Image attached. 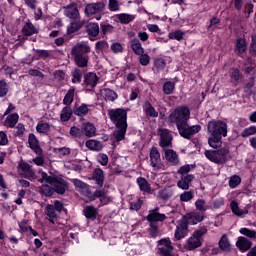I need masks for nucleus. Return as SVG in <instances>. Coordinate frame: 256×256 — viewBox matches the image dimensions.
Masks as SVG:
<instances>
[{
	"instance_id": "1",
	"label": "nucleus",
	"mask_w": 256,
	"mask_h": 256,
	"mask_svg": "<svg viewBox=\"0 0 256 256\" xmlns=\"http://www.w3.org/2000/svg\"><path fill=\"white\" fill-rule=\"evenodd\" d=\"M40 181L41 183H47L40 187V193L46 195V197H51L53 193H58L63 195L67 191V182L62 178H57L55 176H48L47 173L40 171Z\"/></svg>"
},
{
	"instance_id": "2",
	"label": "nucleus",
	"mask_w": 256,
	"mask_h": 256,
	"mask_svg": "<svg viewBox=\"0 0 256 256\" xmlns=\"http://www.w3.org/2000/svg\"><path fill=\"white\" fill-rule=\"evenodd\" d=\"M110 119L116 125V130L111 139L113 143H119V141L125 139L127 133V112L123 109L112 110L110 111Z\"/></svg>"
},
{
	"instance_id": "3",
	"label": "nucleus",
	"mask_w": 256,
	"mask_h": 256,
	"mask_svg": "<svg viewBox=\"0 0 256 256\" xmlns=\"http://www.w3.org/2000/svg\"><path fill=\"white\" fill-rule=\"evenodd\" d=\"M207 131L210 135L208 143L213 149H217L222 145V137H227V123L223 121H210L207 125Z\"/></svg>"
},
{
	"instance_id": "4",
	"label": "nucleus",
	"mask_w": 256,
	"mask_h": 256,
	"mask_svg": "<svg viewBox=\"0 0 256 256\" xmlns=\"http://www.w3.org/2000/svg\"><path fill=\"white\" fill-rule=\"evenodd\" d=\"M72 183L75 185V187L82 193V195H85V197H88V199H95L97 197L100 199L101 205H108V203H111L113 201V197L109 196L107 191L105 190H96L95 193H91L89 190V185L85 184L81 180L73 179Z\"/></svg>"
},
{
	"instance_id": "5",
	"label": "nucleus",
	"mask_w": 256,
	"mask_h": 256,
	"mask_svg": "<svg viewBox=\"0 0 256 256\" xmlns=\"http://www.w3.org/2000/svg\"><path fill=\"white\" fill-rule=\"evenodd\" d=\"M90 51L91 47H89L87 42H80L72 49V55L78 67H87L88 59L85 53H89Z\"/></svg>"
},
{
	"instance_id": "6",
	"label": "nucleus",
	"mask_w": 256,
	"mask_h": 256,
	"mask_svg": "<svg viewBox=\"0 0 256 256\" xmlns=\"http://www.w3.org/2000/svg\"><path fill=\"white\" fill-rule=\"evenodd\" d=\"M191 112L189 108L185 106H181L176 108L169 116L170 123H176L177 129L179 130L180 127H183L187 121H189V117Z\"/></svg>"
},
{
	"instance_id": "7",
	"label": "nucleus",
	"mask_w": 256,
	"mask_h": 256,
	"mask_svg": "<svg viewBox=\"0 0 256 256\" xmlns=\"http://www.w3.org/2000/svg\"><path fill=\"white\" fill-rule=\"evenodd\" d=\"M207 233V228H201L193 232L192 236L187 239L186 244L184 245L187 251H193L198 249L203 245V235Z\"/></svg>"
},
{
	"instance_id": "8",
	"label": "nucleus",
	"mask_w": 256,
	"mask_h": 256,
	"mask_svg": "<svg viewBox=\"0 0 256 256\" xmlns=\"http://www.w3.org/2000/svg\"><path fill=\"white\" fill-rule=\"evenodd\" d=\"M228 154L229 150H227V148H222L215 151H205V157H207L212 163H217L218 165H222V163H225V161H227Z\"/></svg>"
},
{
	"instance_id": "9",
	"label": "nucleus",
	"mask_w": 256,
	"mask_h": 256,
	"mask_svg": "<svg viewBox=\"0 0 256 256\" xmlns=\"http://www.w3.org/2000/svg\"><path fill=\"white\" fill-rule=\"evenodd\" d=\"M158 254L161 256H173V243L170 238H164L158 241Z\"/></svg>"
},
{
	"instance_id": "10",
	"label": "nucleus",
	"mask_w": 256,
	"mask_h": 256,
	"mask_svg": "<svg viewBox=\"0 0 256 256\" xmlns=\"http://www.w3.org/2000/svg\"><path fill=\"white\" fill-rule=\"evenodd\" d=\"M179 133L181 137H184V139H191L192 135H195L201 131V126L200 125H194V126H189L187 122L179 128Z\"/></svg>"
},
{
	"instance_id": "11",
	"label": "nucleus",
	"mask_w": 256,
	"mask_h": 256,
	"mask_svg": "<svg viewBox=\"0 0 256 256\" xmlns=\"http://www.w3.org/2000/svg\"><path fill=\"white\" fill-rule=\"evenodd\" d=\"M105 5H107V1H100L97 3L88 4L85 8L87 15H95L97 13H101V11L105 10Z\"/></svg>"
},
{
	"instance_id": "12",
	"label": "nucleus",
	"mask_w": 256,
	"mask_h": 256,
	"mask_svg": "<svg viewBox=\"0 0 256 256\" xmlns=\"http://www.w3.org/2000/svg\"><path fill=\"white\" fill-rule=\"evenodd\" d=\"M160 147L162 149H167V147H171V141H173V135L167 129H160Z\"/></svg>"
},
{
	"instance_id": "13",
	"label": "nucleus",
	"mask_w": 256,
	"mask_h": 256,
	"mask_svg": "<svg viewBox=\"0 0 256 256\" xmlns=\"http://www.w3.org/2000/svg\"><path fill=\"white\" fill-rule=\"evenodd\" d=\"M148 221L151 222V231L153 236L157 235V226H155L153 223L156 221H165V214H159L157 211L153 210L148 215Z\"/></svg>"
},
{
	"instance_id": "14",
	"label": "nucleus",
	"mask_w": 256,
	"mask_h": 256,
	"mask_svg": "<svg viewBox=\"0 0 256 256\" xmlns=\"http://www.w3.org/2000/svg\"><path fill=\"white\" fill-rule=\"evenodd\" d=\"M174 235L177 241H180V239H184V237H187V222L183 220L180 221L176 227Z\"/></svg>"
},
{
	"instance_id": "15",
	"label": "nucleus",
	"mask_w": 256,
	"mask_h": 256,
	"mask_svg": "<svg viewBox=\"0 0 256 256\" xmlns=\"http://www.w3.org/2000/svg\"><path fill=\"white\" fill-rule=\"evenodd\" d=\"M182 221H185L186 225H197V223H201L203 221V215L192 212L188 214Z\"/></svg>"
},
{
	"instance_id": "16",
	"label": "nucleus",
	"mask_w": 256,
	"mask_h": 256,
	"mask_svg": "<svg viewBox=\"0 0 256 256\" xmlns=\"http://www.w3.org/2000/svg\"><path fill=\"white\" fill-rule=\"evenodd\" d=\"M66 17L72 19V21H77L79 19V10L77 9V5L72 4L67 6L64 10Z\"/></svg>"
},
{
	"instance_id": "17",
	"label": "nucleus",
	"mask_w": 256,
	"mask_h": 256,
	"mask_svg": "<svg viewBox=\"0 0 256 256\" xmlns=\"http://www.w3.org/2000/svg\"><path fill=\"white\" fill-rule=\"evenodd\" d=\"M19 167H20L24 177H26L30 181L35 180V172H33V169H31V166L29 164H27L25 162H21L19 164Z\"/></svg>"
},
{
	"instance_id": "18",
	"label": "nucleus",
	"mask_w": 256,
	"mask_h": 256,
	"mask_svg": "<svg viewBox=\"0 0 256 256\" xmlns=\"http://www.w3.org/2000/svg\"><path fill=\"white\" fill-rule=\"evenodd\" d=\"M218 245L219 249L225 253H229V251H231V241L229 240V236H227V234L221 236Z\"/></svg>"
},
{
	"instance_id": "19",
	"label": "nucleus",
	"mask_w": 256,
	"mask_h": 256,
	"mask_svg": "<svg viewBox=\"0 0 256 256\" xmlns=\"http://www.w3.org/2000/svg\"><path fill=\"white\" fill-rule=\"evenodd\" d=\"M193 179H195V177L191 174L182 176L180 181L177 182V187H179V189H183L184 191H187V189H189V185H191V181H193Z\"/></svg>"
},
{
	"instance_id": "20",
	"label": "nucleus",
	"mask_w": 256,
	"mask_h": 256,
	"mask_svg": "<svg viewBox=\"0 0 256 256\" xmlns=\"http://www.w3.org/2000/svg\"><path fill=\"white\" fill-rule=\"evenodd\" d=\"M251 241L245 237H239L238 241L236 242V246L242 253H245L246 251H249L251 249Z\"/></svg>"
},
{
	"instance_id": "21",
	"label": "nucleus",
	"mask_w": 256,
	"mask_h": 256,
	"mask_svg": "<svg viewBox=\"0 0 256 256\" xmlns=\"http://www.w3.org/2000/svg\"><path fill=\"white\" fill-rule=\"evenodd\" d=\"M28 143L32 151H34L37 155H41V147H39V141L34 134L29 135Z\"/></svg>"
},
{
	"instance_id": "22",
	"label": "nucleus",
	"mask_w": 256,
	"mask_h": 256,
	"mask_svg": "<svg viewBox=\"0 0 256 256\" xmlns=\"http://www.w3.org/2000/svg\"><path fill=\"white\" fill-rule=\"evenodd\" d=\"M86 31H87L91 41H93L95 39V37H97V35H99V24H97V23L87 24Z\"/></svg>"
},
{
	"instance_id": "23",
	"label": "nucleus",
	"mask_w": 256,
	"mask_h": 256,
	"mask_svg": "<svg viewBox=\"0 0 256 256\" xmlns=\"http://www.w3.org/2000/svg\"><path fill=\"white\" fill-rule=\"evenodd\" d=\"M150 161L152 167H159L161 163V154H159V150L157 148H152L150 151Z\"/></svg>"
},
{
	"instance_id": "24",
	"label": "nucleus",
	"mask_w": 256,
	"mask_h": 256,
	"mask_svg": "<svg viewBox=\"0 0 256 256\" xmlns=\"http://www.w3.org/2000/svg\"><path fill=\"white\" fill-rule=\"evenodd\" d=\"M230 208H231L232 213H234V215H237V217H243V215H247V213H249L247 208L241 209L239 207V204L235 201H232L230 203Z\"/></svg>"
},
{
	"instance_id": "25",
	"label": "nucleus",
	"mask_w": 256,
	"mask_h": 256,
	"mask_svg": "<svg viewBox=\"0 0 256 256\" xmlns=\"http://www.w3.org/2000/svg\"><path fill=\"white\" fill-rule=\"evenodd\" d=\"M101 97H103L106 101H115L117 98V93L115 91L109 89V88H104L100 91Z\"/></svg>"
},
{
	"instance_id": "26",
	"label": "nucleus",
	"mask_w": 256,
	"mask_h": 256,
	"mask_svg": "<svg viewBox=\"0 0 256 256\" xmlns=\"http://www.w3.org/2000/svg\"><path fill=\"white\" fill-rule=\"evenodd\" d=\"M82 131L86 137H95L97 129L91 123H86L83 125Z\"/></svg>"
},
{
	"instance_id": "27",
	"label": "nucleus",
	"mask_w": 256,
	"mask_h": 256,
	"mask_svg": "<svg viewBox=\"0 0 256 256\" xmlns=\"http://www.w3.org/2000/svg\"><path fill=\"white\" fill-rule=\"evenodd\" d=\"M165 159H167L169 163H172V165H177V163H179L177 153L171 149L165 150Z\"/></svg>"
},
{
	"instance_id": "28",
	"label": "nucleus",
	"mask_w": 256,
	"mask_h": 256,
	"mask_svg": "<svg viewBox=\"0 0 256 256\" xmlns=\"http://www.w3.org/2000/svg\"><path fill=\"white\" fill-rule=\"evenodd\" d=\"M97 81H99V78H97V74L95 73H88L85 76V83L88 85V87H95L97 85Z\"/></svg>"
},
{
	"instance_id": "29",
	"label": "nucleus",
	"mask_w": 256,
	"mask_h": 256,
	"mask_svg": "<svg viewBox=\"0 0 256 256\" xmlns=\"http://www.w3.org/2000/svg\"><path fill=\"white\" fill-rule=\"evenodd\" d=\"M93 179H95L97 185L102 187L103 181L105 179V176L103 175V170H101L100 168L95 169L93 172Z\"/></svg>"
},
{
	"instance_id": "30",
	"label": "nucleus",
	"mask_w": 256,
	"mask_h": 256,
	"mask_svg": "<svg viewBox=\"0 0 256 256\" xmlns=\"http://www.w3.org/2000/svg\"><path fill=\"white\" fill-rule=\"evenodd\" d=\"M143 109H144L145 114L148 115L149 117H158L159 116V113L157 111H155V108L149 102H146L144 104Z\"/></svg>"
},
{
	"instance_id": "31",
	"label": "nucleus",
	"mask_w": 256,
	"mask_h": 256,
	"mask_svg": "<svg viewBox=\"0 0 256 256\" xmlns=\"http://www.w3.org/2000/svg\"><path fill=\"white\" fill-rule=\"evenodd\" d=\"M86 147L91 149V151H101V149H103V144L97 140H88L86 142Z\"/></svg>"
},
{
	"instance_id": "32",
	"label": "nucleus",
	"mask_w": 256,
	"mask_h": 256,
	"mask_svg": "<svg viewBox=\"0 0 256 256\" xmlns=\"http://www.w3.org/2000/svg\"><path fill=\"white\" fill-rule=\"evenodd\" d=\"M236 53H245L247 51V42L243 38H239L236 41V48H235Z\"/></svg>"
},
{
	"instance_id": "33",
	"label": "nucleus",
	"mask_w": 256,
	"mask_h": 256,
	"mask_svg": "<svg viewBox=\"0 0 256 256\" xmlns=\"http://www.w3.org/2000/svg\"><path fill=\"white\" fill-rule=\"evenodd\" d=\"M137 184L140 188L141 191H144V193H149L151 191V186L147 182L145 178H138L137 179Z\"/></svg>"
},
{
	"instance_id": "34",
	"label": "nucleus",
	"mask_w": 256,
	"mask_h": 256,
	"mask_svg": "<svg viewBox=\"0 0 256 256\" xmlns=\"http://www.w3.org/2000/svg\"><path fill=\"white\" fill-rule=\"evenodd\" d=\"M71 115H73V110H71V107L66 106L62 109L60 119L61 121H69V119H71Z\"/></svg>"
},
{
	"instance_id": "35",
	"label": "nucleus",
	"mask_w": 256,
	"mask_h": 256,
	"mask_svg": "<svg viewBox=\"0 0 256 256\" xmlns=\"http://www.w3.org/2000/svg\"><path fill=\"white\" fill-rule=\"evenodd\" d=\"M158 197H160V199H163L165 201L173 197V190H171V188H163L159 190Z\"/></svg>"
},
{
	"instance_id": "36",
	"label": "nucleus",
	"mask_w": 256,
	"mask_h": 256,
	"mask_svg": "<svg viewBox=\"0 0 256 256\" xmlns=\"http://www.w3.org/2000/svg\"><path fill=\"white\" fill-rule=\"evenodd\" d=\"M17 121H19V115L18 114H11L7 116L5 125L6 127H14L17 125Z\"/></svg>"
},
{
	"instance_id": "37",
	"label": "nucleus",
	"mask_w": 256,
	"mask_h": 256,
	"mask_svg": "<svg viewBox=\"0 0 256 256\" xmlns=\"http://www.w3.org/2000/svg\"><path fill=\"white\" fill-rule=\"evenodd\" d=\"M84 215L87 219H96L97 218V209L93 206H88L84 209Z\"/></svg>"
},
{
	"instance_id": "38",
	"label": "nucleus",
	"mask_w": 256,
	"mask_h": 256,
	"mask_svg": "<svg viewBox=\"0 0 256 256\" xmlns=\"http://www.w3.org/2000/svg\"><path fill=\"white\" fill-rule=\"evenodd\" d=\"M34 33H37V28L31 22L26 23L23 28V35L29 36L34 35Z\"/></svg>"
},
{
	"instance_id": "39",
	"label": "nucleus",
	"mask_w": 256,
	"mask_h": 256,
	"mask_svg": "<svg viewBox=\"0 0 256 256\" xmlns=\"http://www.w3.org/2000/svg\"><path fill=\"white\" fill-rule=\"evenodd\" d=\"M195 207L197 211H201V213H205V211L209 209V205H207V202H205L203 199H198L195 202Z\"/></svg>"
},
{
	"instance_id": "40",
	"label": "nucleus",
	"mask_w": 256,
	"mask_h": 256,
	"mask_svg": "<svg viewBox=\"0 0 256 256\" xmlns=\"http://www.w3.org/2000/svg\"><path fill=\"white\" fill-rule=\"evenodd\" d=\"M169 39H175L176 41H183V38L185 37V32L181 30H176L173 32H170L168 34Z\"/></svg>"
},
{
	"instance_id": "41",
	"label": "nucleus",
	"mask_w": 256,
	"mask_h": 256,
	"mask_svg": "<svg viewBox=\"0 0 256 256\" xmlns=\"http://www.w3.org/2000/svg\"><path fill=\"white\" fill-rule=\"evenodd\" d=\"M132 50L136 55H143L144 50L143 47L141 46V42L139 40H133L131 44Z\"/></svg>"
},
{
	"instance_id": "42",
	"label": "nucleus",
	"mask_w": 256,
	"mask_h": 256,
	"mask_svg": "<svg viewBox=\"0 0 256 256\" xmlns=\"http://www.w3.org/2000/svg\"><path fill=\"white\" fill-rule=\"evenodd\" d=\"M51 129V126L49 125V123L47 122H40L38 123V125L36 126V131L38 133H49V130Z\"/></svg>"
},
{
	"instance_id": "43",
	"label": "nucleus",
	"mask_w": 256,
	"mask_h": 256,
	"mask_svg": "<svg viewBox=\"0 0 256 256\" xmlns=\"http://www.w3.org/2000/svg\"><path fill=\"white\" fill-rule=\"evenodd\" d=\"M46 214L49 217L50 223H55L54 219L57 217V213L55 212L53 205H48L46 207Z\"/></svg>"
},
{
	"instance_id": "44",
	"label": "nucleus",
	"mask_w": 256,
	"mask_h": 256,
	"mask_svg": "<svg viewBox=\"0 0 256 256\" xmlns=\"http://www.w3.org/2000/svg\"><path fill=\"white\" fill-rule=\"evenodd\" d=\"M83 27V24L79 22V19L74 20L68 27V33H75L76 31H79Z\"/></svg>"
},
{
	"instance_id": "45",
	"label": "nucleus",
	"mask_w": 256,
	"mask_h": 256,
	"mask_svg": "<svg viewBox=\"0 0 256 256\" xmlns=\"http://www.w3.org/2000/svg\"><path fill=\"white\" fill-rule=\"evenodd\" d=\"M87 113H89V106L86 104H82L74 110V114L78 116L87 115Z\"/></svg>"
},
{
	"instance_id": "46",
	"label": "nucleus",
	"mask_w": 256,
	"mask_h": 256,
	"mask_svg": "<svg viewBox=\"0 0 256 256\" xmlns=\"http://www.w3.org/2000/svg\"><path fill=\"white\" fill-rule=\"evenodd\" d=\"M108 9L109 11H121V3H119V1L117 0H109L108 2Z\"/></svg>"
},
{
	"instance_id": "47",
	"label": "nucleus",
	"mask_w": 256,
	"mask_h": 256,
	"mask_svg": "<svg viewBox=\"0 0 256 256\" xmlns=\"http://www.w3.org/2000/svg\"><path fill=\"white\" fill-rule=\"evenodd\" d=\"M173 91H175V83L169 81L164 83L163 92L165 93V95H171Z\"/></svg>"
},
{
	"instance_id": "48",
	"label": "nucleus",
	"mask_w": 256,
	"mask_h": 256,
	"mask_svg": "<svg viewBox=\"0 0 256 256\" xmlns=\"http://www.w3.org/2000/svg\"><path fill=\"white\" fill-rule=\"evenodd\" d=\"M75 97V90L70 89L64 97V105H71Z\"/></svg>"
},
{
	"instance_id": "49",
	"label": "nucleus",
	"mask_w": 256,
	"mask_h": 256,
	"mask_svg": "<svg viewBox=\"0 0 256 256\" xmlns=\"http://www.w3.org/2000/svg\"><path fill=\"white\" fill-rule=\"evenodd\" d=\"M193 197H195V194L193 193V191H185L182 194H180V201L187 203V202L191 201V199H193Z\"/></svg>"
},
{
	"instance_id": "50",
	"label": "nucleus",
	"mask_w": 256,
	"mask_h": 256,
	"mask_svg": "<svg viewBox=\"0 0 256 256\" xmlns=\"http://www.w3.org/2000/svg\"><path fill=\"white\" fill-rule=\"evenodd\" d=\"M252 135H256V126L247 127L241 132V137H251Z\"/></svg>"
},
{
	"instance_id": "51",
	"label": "nucleus",
	"mask_w": 256,
	"mask_h": 256,
	"mask_svg": "<svg viewBox=\"0 0 256 256\" xmlns=\"http://www.w3.org/2000/svg\"><path fill=\"white\" fill-rule=\"evenodd\" d=\"M117 17H118L120 23H124V24L131 23V21H133V19H135V17L130 14H119Z\"/></svg>"
},
{
	"instance_id": "52",
	"label": "nucleus",
	"mask_w": 256,
	"mask_h": 256,
	"mask_svg": "<svg viewBox=\"0 0 256 256\" xmlns=\"http://www.w3.org/2000/svg\"><path fill=\"white\" fill-rule=\"evenodd\" d=\"M240 233L241 235H245L246 237H249V239H256L255 230H249L248 228H241Z\"/></svg>"
},
{
	"instance_id": "53",
	"label": "nucleus",
	"mask_w": 256,
	"mask_h": 256,
	"mask_svg": "<svg viewBox=\"0 0 256 256\" xmlns=\"http://www.w3.org/2000/svg\"><path fill=\"white\" fill-rule=\"evenodd\" d=\"M9 92V85L4 80H0V97H5Z\"/></svg>"
},
{
	"instance_id": "54",
	"label": "nucleus",
	"mask_w": 256,
	"mask_h": 256,
	"mask_svg": "<svg viewBox=\"0 0 256 256\" xmlns=\"http://www.w3.org/2000/svg\"><path fill=\"white\" fill-rule=\"evenodd\" d=\"M240 183L241 178L237 175H234L230 178L229 186L231 187V189H235V187H237V185H239Z\"/></svg>"
},
{
	"instance_id": "55",
	"label": "nucleus",
	"mask_w": 256,
	"mask_h": 256,
	"mask_svg": "<svg viewBox=\"0 0 256 256\" xmlns=\"http://www.w3.org/2000/svg\"><path fill=\"white\" fill-rule=\"evenodd\" d=\"M81 77H83V74H81V70L76 69L72 72L73 83H81Z\"/></svg>"
},
{
	"instance_id": "56",
	"label": "nucleus",
	"mask_w": 256,
	"mask_h": 256,
	"mask_svg": "<svg viewBox=\"0 0 256 256\" xmlns=\"http://www.w3.org/2000/svg\"><path fill=\"white\" fill-rule=\"evenodd\" d=\"M55 152L57 153V155H59V157H65L71 153V150H69V148L67 147H63V148H56Z\"/></svg>"
},
{
	"instance_id": "57",
	"label": "nucleus",
	"mask_w": 256,
	"mask_h": 256,
	"mask_svg": "<svg viewBox=\"0 0 256 256\" xmlns=\"http://www.w3.org/2000/svg\"><path fill=\"white\" fill-rule=\"evenodd\" d=\"M139 61L140 65H143L144 67L149 65V62L151 61V58L147 54H139Z\"/></svg>"
},
{
	"instance_id": "58",
	"label": "nucleus",
	"mask_w": 256,
	"mask_h": 256,
	"mask_svg": "<svg viewBox=\"0 0 256 256\" xmlns=\"http://www.w3.org/2000/svg\"><path fill=\"white\" fill-rule=\"evenodd\" d=\"M154 67L158 69V71L165 69V60L161 58L156 59L154 62Z\"/></svg>"
},
{
	"instance_id": "59",
	"label": "nucleus",
	"mask_w": 256,
	"mask_h": 256,
	"mask_svg": "<svg viewBox=\"0 0 256 256\" xmlns=\"http://www.w3.org/2000/svg\"><path fill=\"white\" fill-rule=\"evenodd\" d=\"M191 171V165L187 164L179 168L178 173L179 175H182V177H186L187 173Z\"/></svg>"
},
{
	"instance_id": "60",
	"label": "nucleus",
	"mask_w": 256,
	"mask_h": 256,
	"mask_svg": "<svg viewBox=\"0 0 256 256\" xmlns=\"http://www.w3.org/2000/svg\"><path fill=\"white\" fill-rule=\"evenodd\" d=\"M70 135H72V137H81V135H83V131L78 127L73 126L70 128Z\"/></svg>"
},
{
	"instance_id": "61",
	"label": "nucleus",
	"mask_w": 256,
	"mask_h": 256,
	"mask_svg": "<svg viewBox=\"0 0 256 256\" xmlns=\"http://www.w3.org/2000/svg\"><path fill=\"white\" fill-rule=\"evenodd\" d=\"M97 159H98V162L103 166L109 163V157L106 154H99Z\"/></svg>"
},
{
	"instance_id": "62",
	"label": "nucleus",
	"mask_w": 256,
	"mask_h": 256,
	"mask_svg": "<svg viewBox=\"0 0 256 256\" xmlns=\"http://www.w3.org/2000/svg\"><path fill=\"white\" fill-rule=\"evenodd\" d=\"M111 51H113V53H121V51H123V46L118 42L113 43L111 45Z\"/></svg>"
},
{
	"instance_id": "63",
	"label": "nucleus",
	"mask_w": 256,
	"mask_h": 256,
	"mask_svg": "<svg viewBox=\"0 0 256 256\" xmlns=\"http://www.w3.org/2000/svg\"><path fill=\"white\" fill-rule=\"evenodd\" d=\"M9 143V138L7 137V134L3 131H0V145L5 146Z\"/></svg>"
},
{
	"instance_id": "64",
	"label": "nucleus",
	"mask_w": 256,
	"mask_h": 256,
	"mask_svg": "<svg viewBox=\"0 0 256 256\" xmlns=\"http://www.w3.org/2000/svg\"><path fill=\"white\" fill-rule=\"evenodd\" d=\"M251 53H256V36H252V42L250 46Z\"/></svg>"
}]
</instances>
